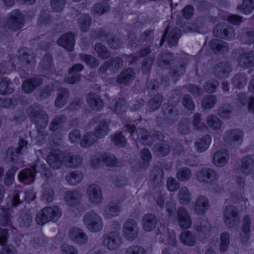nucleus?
I'll return each instance as SVG.
<instances>
[{
    "instance_id": "f257e3e1",
    "label": "nucleus",
    "mask_w": 254,
    "mask_h": 254,
    "mask_svg": "<svg viewBox=\"0 0 254 254\" xmlns=\"http://www.w3.org/2000/svg\"><path fill=\"white\" fill-rule=\"evenodd\" d=\"M41 169V174L47 178H50L53 176V174L48 169L45 164L36 163L34 166L31 169H25L21 171L18 175V178L19 181L25 184H30L32 183L35 179V174L39 168Z\"/></svg>"
},
{
    "instance_id": "f03ea898",
    "label": "nucleus",
    "mask_w": 254,
    "mask_h": 254,
    "mask_svg": "<svg viewBox=\"0 0 254 254\" xmlns=\"http://www.w3.org/2000/svg\"><path fill=\"white\" fill-rule=\"evenodd\" d=\"M27 114L32 123L37 127L43 128L47 126L49 122L48 115L39 105H34L30 107L27 110Z\"/></svg>"
},
{
    "instance_id": "7ed1b4c3",
    "label": "nucleus",
    "mask_w": 254,
    "mask_h": 254,
    "mask_svg": "<svg viewBox=\"0 0 254 254\" xmlns=\"http://www.w3.org/2000/svg\"><path fill=\"white\" fill-rule=\"evenodd\" d=\"M61 214L62 212L58 206L46 207L37 213L35 220L38 225H43L51 220L57 221Z\"/></svg>"
},
{
    "instance_id": "20e7f679",
    "label": "nucleus",
    "mask_w": 254,
    "mask_h": 254,
    "mask_svg": "<svg viewBox=\"0 0 254 254\" xmlns=\"http://www.w3.org/2000/svg\"><path fill=\"white\" fill-rule=\"evenodd\" d=\"M83 222L87 230L91 232H99L103 228L102 217L93 210L86 212L84 214Z\"/></svg>"
},
{
    "instance_id": "39448f33",
    "label": "nucleus",
    "mask_w": 254,
    "mask_h": 254,
    "mask_svg": "<svg viewBox=\"0 0 254 254\" xmlns=\"http://www.w3.org/2000/svg\"><path fill=\"white\" fill-rule=\"evenodd\" d=\"M123 130L129 132L134 139H138L144 145H150L152 143L151 136L149 132L143 128H140L135 130L133 125H127Z\"/></svg>"
},
{
    "instance_id": "423d86ee",
    "label": "nucleus",
    "mask_w": 254,
    "mask_h": 254,
    "mask_svg": "<svg viewBox=\"0 0 254 254\" xmlns=\"http://www.w3.org/2000/svg\"><path fill=\"white\" fill-rule=\"evenodd\" d=\"M244 135L243 131L240 129H230L224 132L223 139L232 147H238L243 141Z\"/></svg>"
},
{
    "instance_id": "0eeeda50",
    "label": "nucleus",
    "mask_w": 254,
    "mask_h": 254,
    "mask_svg": "<svg viewBox=\"0 0 254 254\" xmlns=\"http://www.w3.org/2000/svg\"><path fill=\"white\" fill-rule=\"evenodd\" d=\"M24 22V17L21 11L14 9L8 14L5 25L9 29L17 31L23 27Z\"/></svg>"
},
{
    "instance_id": "6e6552de",
    "label": "nucleus",
    "mask_w": 254,
    "mask_h": 254,
    "mask_svg": "<svg viewBox=\"0 0 254 254\" xmlns=\"http://www.w3.org/2000/svg\"><path fill=\"white\" fill-rule=\"evenodd\" d=\"M224 220L226 227L232 228L240 222V215L237 208L234 205H229L225 207L224 211Z\"/></svg>"
},
{
    "instance_id": "1a4fd4ad",
    "label": "nucleus",
    "mask_w": 254,
    "mask_h": 254,
    "mask_svg": "<svg viewBox=\"0 0 254 254\" xmlns=\"http://www.w3.org/2000/svg\"><path fill=\"white\" fill-rule=\"evenodd\" d=\"M139 228L133 219H127L123 225V236L127 241L134 240L138 235Z\"/></svg>"
},
{
    "instance_id": "9d476101",
    "label": "nucleus",
    "mask_w": 254,
    "mask_h": 254,
    "mask_svg": "<svg viewBox=\"0 0 254 254\" xmlns=\"http://www.w3.org/2000/svg\"><path fill=\"white\" fill-rule=\"evenodd\" d=\"M103 244L108 250L118 249L122 244V238L117 231L110 232L103 236Z\"/></svg>"
},
{
    "instance_id": "9b49d317",
    "label": "nucleus",
    "mask_w": 254,
    "mask_h": 254,
    "mask_svg": "<svg viewBox=\"0 0 254 254\" xmlns=\"http://www.w3.org/2000/svg\"><path fill=\"white\" fill-rule=\"evenodd\" d=\"M18 144L17 148L11 146L7 149L5 156L7 161L13 163L17 162L21 151L27 147V141L23 137H20Z\"/></svg>"
},
{
    "instance_id": "f8f14e48",
    "label": "nucleus",
    "mask_w": 254,
    "mask_h": 254,
    "mask_svg": "<svg viewBox=\"0 0 254 254\" xmlns=\"http://www.w3.org/2000/svg\"><path fill=\"white\" fill-rule=\"evenodd\" d=\"M88 200L90 203L98 205L103 200V195L101 188L95 184L89 186L86 189Z\"/></svg>"
},
{
    "instance_id": "ddd939ff",
    "label": "nucleus",
    "mask_w": 254,
    "mask_h": 254,
    "mask_svg": "<svg viewBox=\"0 0 254 254\" xmlns=\"http://www.w3.org/2000/svg\"><path fill=\"white\" fill-rule=\"evenodd\" d=\"M199 182L214 184L218 180L216 172L212 169L205 168L198 171L196 174Z\"/></svg>"
},
{
    "instance_id": "4468645a",
    "label": "nucleus",
    "mask_w": 254,
    "mask_h": 254,
    "mask_svg": "<svg viewBox=\"0 0 254 254\" xmlns=\"http://www.w3.org/2000/svg\"><path fill=\"white\" fill-rule=\"evenodd\" d=\"M162 111L164 118L171 123L176 122L179 119V112L174 105L164 104Z\"/></svg>"
},
{
    "instance_id": "2eb2a0df",
    "label": "nucleus",
    "mask_w": 254,
    "mask_h": 254,
    "mask_svg": "<svg viewBox=\"0 0 254 254\" xmlns=\"http://www.w3.org/2000/svg\"><path fill=\"white\" fill-rule=\"evenodd\" d=\"M69 237L74 243L83 245L88 241V236L83 230L77 228L73 227L68 232Z\"/></svg>"
},
{
    "instance_id": "dca6fc26",
    "label": "nucleus",
    "mask_w": 254,
    "mask_h": 254,
    "mask_svg": "<svg viewBox=\"0 0 254 254\" xmlns=\"http://www.w3.org/2000/svg\"><path fill=\"white\" fill-rule=\"evenodd\" d=\"M238 64L242 67L247 68L254 66V51H245L239 56Z\"/></svg>"
},
{
    "instance_id": "f3484780",
    "label": "nucleus",
    "mask_w": 254,
    "mask_h": 254,
    "mask_svg": "<svg viewBox=\"0 0 254 254\" xmlns=\"http://www.w3.org/2000/svg\"><path fill=\"white\" fill-rule=\"evenodd\" d=\"M177 218L178 224L181 228L187 229L191 225V219L188 210L184 207H180L178 210Z\"/></svg>"
},
{
    "instance_id": "a211bd4d",
    "label": "nucleus",
    "mask_w": 254,
    "mask_h": 254,
    "mask_svg": "<svg viewBox=\"0 0 254 254\" xmlns=\"http://www.w3.org/2000/svg\"><path fill=\"white\" fill-rule=\"evenodd\" d=\"M121 211L120 203L117 201L110 202L105 207L103 215L107 219L118 216Z\"/></svg>"
},
{
    "instance_id": "6ab92c4d",
    "label": "nucleus",
    "mask_w": 254,
    "mask_h": 254,
    "mask_svg": "<svg viewBox=\"0 0 254 254\" xmlns=\"http://www.w3.org/2000/svg\"><path fill=\"white\" fill-rule=\"evenodd\" d=\"M135 72L131 67L124 69L116 78V82L119 84L129 85L133 80Z\"/></svg>"
},
{
    "instance_id": "aec40b11",
    "label": "nucleus",
    "mask_w": 254,
    "mask_h": 254,
    "mask_svg": "<svg viewBox=\"0 0 254 254\" xmlns=\"http://www.w3.org/2000/svg\"><path fill=\"white\" fill-rule=\"evenodd\" d=\"M213 35L216 37L226 40H231L235 37V32L232 27L220 28L219 26H216L213 29Z\"/></svg>"
},
{
    "instance_id": "412c9836",
    "label": "nucleus",
    "mask_w": 254,
    "mask_h": 254,
    "mask_svg": "<svg viewBox=\"0 0 254 254\" xmlns=\"http://www.w3.org/2000/svg\"><path fill=\"white\" fill-rule=\"evenodd\" d=\"M157 223V217L152 213H147L142 218V227L145 231L150 232L153 230L155 228Z\"/></svg>"
},
{
    "instance_id": "4be33fe9",
    "label": "nucleus",
    "mask_w": 254,
    "mask_h": 254,
    "mask_svg": "<svg viewBox=\"0 0 254 254\" xmlns=\"http://www.w3.org/2000/svg\"><path fill=\"white\" fill-rule=\"evenodd\" d=\"M57 43L67 51H72L75 44L74 36L71 32H67L60 38Z\"/></svg>"
},
{
    "instance_id": "5701e85b",
    "label": "nucleus",
    "mask_w": 254,
    "mask_h": 254,
    "mask_svg": "<svg viewBox=\"0 0 254 254\" xmlns=\"http://www.w3.org/2000/svg\"><path fill=\"white\" fill-rule=\"evenodd\" d=\"M209 46L212 50L216 54H226L229 48L228 44L219 39H214L209 42Z\"/></svg>"
},
{
    "instance_id": "b1692460",
    "label": "nucleus",
    "mask_w": 254,
    "mask_h": 254,
    "mask_svg": "<svg viewBox=\"0 0 254 254\" xmlns=\"http://www.w3.org/2000/svg\"><path fill=\"white\" fill-rule=\"evenodd\" d=\"M86 100L87 104L92 110L99 111L103 109L104 104L102 100L96 94L94 93L88 94Z\"/></svg>"
},
{
    "instance_id": "393cba45",
    "label": "nucleus",
    "mask_w": 254,
    "mask_h": 254,
    "mask_svg": "<svg viewBox=\"0 0 254 254\" xmlns=\"http://www.w3.org/2000/svg\"><path fill=\"white\" fill-rule=\"evenodd\" d=\"M18 222L21 228H27L31 225L32 216L29 209L24 208L19 211Z\"/></svg>"
},
{
    "instance_id": "a878e982",
    "label": "nucleus",
    "mask_w": 254,
    "mask_h": 254,
    "mask_svg": "<svg viewBox=\"0 0 254 254\" xmlns=\"http://www.w3.org/2000/svg\"><path fill=\"white\" fill-rule=\"evenodd\" d=\"M231 71V66L228 63L220 62L214 67L213 72L218 78L226 77Z\"/></svg>"
},
{
    "instance_id": "bb28decb",
    "label": "nucleus",
    "mask_w": 254,
    "mask_h": 254,
    "mask_svg": "<svg viewBox=\"0 0 254 254\" xmlns=\"http://www.w3.org/2000/svg\"><path fill=\"white\" fill-rule=\"evenodd\" d=\"M173 60L172 53L167 52L161 53L157 57L158 65L162 69H167L170 66Z\"/></svg>"
},
{
    "instance_id": "cd10ccee",
    "label": "nucleus",
    "mask_w": 254,
    "mask_h": 254,
    "mask_svg": "<svg viewBox=\"0 0 254 254\" xmlns=\"http://www.w3.org/2000/svg\"><path fill=\"white\" fill-rule=\"evenodd\" d=\"M42 82V79L40 77H33L27 79L22 84V90L26 93H30L40 86Z\"/></svg>"
},
{
    "instance_id": "c85d7f7f",
    "label": "nucleus",
    "mask_w": 254,
    "mask_h": 254,
    "mask_svg": "<svg viewBox=\"0 0 254 254\" xmlns=\"http://www.w3.org/2000/svg\"><path fill=\"white\" fill-rule=\"evenodd\" d=\"M188 64L186 59H182L179 61L178 64L173 65L169 71V73L172 78H176L182 75L185 72L186 67Z\"/></svg>"
},
{
    "instance_id": "c756f323",
    "label": "nucleus",
    "mask_w": 254,
    "mask_h": 254,
    "mask_svg": "<svg viewBox=\"0 0 254 254\" xmlns=\"http://www.w3.org/2000/svg\"><path fill=\"white\" fill-rule=\"evenodd\" d=\"M82 197L81 193L78 190H72L66 192L64 200L69 206H76L79 204Z\"/></svg>"
},
{
    "instance_id": "7c9ffc66",
    "label": "nucleus",
    "mask_w": 254,
    "mask_h": 254,
    "mask_svg": "<svg viewBox=\"0 0 254 254\" xmlns=\"http://www.w3.org/2000/svg\"><path fill=\"white\" fill-rule=\"evenodd\" d=\"M62 159L63 156L59 153V151L54 150L50 152L47 161L49 165L55 169L61 166Z\"/></svg>"
},
{
    "instance_id": "2f4dec72",
    "label": "nucleus",
    "mask_w": 254,
    "mask_h": 254,
    "mask_svg": "<svg viewBox=\"0 0 254 254\" xmlns=\"http://www.w3.org/2000/svg\"><path fill=\"white\" fill-rule=\"evenodd\" d=\"M211 142V137L209 134H205L197 138L194 142L196 150L198 152H203L209 147Z\"/></svg>"
},
{
    "instance_id": "473e14b6",
    "label": "nucleus",
    "mask_w": 254,
    "mask_h": 254,
    "mask_svg": "<svg viewBox=\"0 0 254 254\" xmlns=\"http://www.w3.org/2000/svg\"><path fill=\"white\" fill-rule=\"evenodd\" d=\"M229 154L226 149L217 150L213 157V163L218 167L224 166L227 162Z\"/></svg>"
},
{
    "instance_id": "72a5a7b5",
    "label": "nucleus",
    "mask_w": 254,
    "mask_h": 254,
    "mask_svg": "<svg viewBox=\"0 0 254 254\" xmlns=\"http://www.w3.org/2000/svg\"><path fill=\"white\" fill-rule=\"evenodd\" d=\"M69 91L67 88H60L57 92V96L55 101V105L58 108L63 107L67 103Z\"/></svg>"
},
{
    "instance_id": "f704fd0d",
    "label": "nucleus",
    "mask_w": 254,
    "mask_h": 254,
    "mask_svg": "<svg viewBox=\"0 0 254 254\" xmlns=\"http://www.w3.org/2000/svg\"><path fill=\"white\" fill-rule=\"evenodd\" d=\"M240 40L246 44H252L254 43V29L246 28L241 30L239 34Z\"/></svg>"
},
{
    "instance_id": "c9c22d12",
    "label": "nucleus",
    "mask_w": 254,
    "mask_h": 254,
    "mask_svg": "<svg viewBox=\"0 0 254 254\" xmlns=\"http://www.w3.org/2000/svg\"><path fill=\"white\" fill-rule=\"evenodd\" d=\"M93 132L98 139L105 137L109 132V124L104 120L101 121Z\"/></svg>"
},
{
    "instance_id": "e433bc0d",
    "label": "nucleus",
    "mask_w": 254,
    "mask_h": 254,
    "mask_svg": "<svg viewBox=\"0 0 254 254\" xmlns=\"http://www.w3.org/2000/svg\"><path fill=\"white\" fill-rule=\"evenodd\" d=\"M82 157L79 155H74L69 153L64 156V160L67 166L76 168L80 166L82 162Z\"/></svg>"
},
{
    "instance_id": "4c0bfd02",
    "label": "nucleus",
    "mask_w": 254,
    "mask_h": 254,
    "mask_svg": "<svg viewBox=\"0 0 254 254\" xmlns=\"http://www.w3.org/2000/svg\"><path fill=\"white\" fill-rule=\"evenodd\" d=\"M17 57L23 64H28L33 60L32 51L27 48H22L18 52Z\"/></svg>"
},
{
    "instance_id": "58836bf2",
    "label": "nucleus",
    "mask_w": 254,
    "mask_h": 254,
    "mask_svg": "<svg viewBox=\"0 0 254 254\" xmlns=\"http://www.w3.org/2000/svg\"><path fill=\"white\" fill-rule=\"evenodd\" d=\"M209 207V202L206 197L200 196L196 200L194 210L196 213L201 214L205 213Z\"/></svg>"
},
{
    "instance_id": "ea45409f",
    "label": "nucleus",
    "mask_w": 254,
    "mask_h": 254,
    "mask_svg": "<svg viewBox=\"0 0 254 254\" xmlns=\"http://www.w3.org/2000/svg\"><path fill=\"white\" fill-rule=\"evenodd\" d=\"M206 127L213 130H217L221 128L222 122L219 118L214 115H209L205 119Z\"/></svg>"
},
{
    "instance_id": "a19ab883",
    "label": "nucleus",
    "mask_w": 254,
    "mask_h": 254,
    "mask_svg": "<svg viewBox=\"0 0 254 254\" xmlns=\"http://www.w3.org/2000/svg\"><path fill=\"white\" fill-rule=\"evenodd\" d=\"M66 121V118L63 115H60L56 117L50 123L49 129L54 132L62 129L64 123Z\"/></svg>"
},
{
    "instance_id": "79ce46f5",
    "label": "nucleus",
    "mask_w": 254,
    "mask_h": 254,
    "mask_svg": "<svg viewBox=\"0 0 254 254\" xmlns=\"http://www.w3.org/2000/svg\"><path fill=\"white\" fill-rule=\"evenodd\" d=\"M78 26L82 32H87L89 30L91 24V17L86 14H80L77 15Z\"/></svg>"
},
{
    "instance_id": "37998d69",
    "label": "nucleus",
    "mask_w": 254,
    "mask_h": 254,
    "mask_svg": "<svg viewBox=\"0 0 254 254\" xmlns=\"http://www.w3.org/2000/svg\"><path fill=\"white\" fill-rule=\"evenodd\" d=\"M170 150V146L165 142H161L156 144L153 148V152L156 155L161 157L168 155Z\"/></svg>"
},
{
    "instance_id": "c03bdc74",
    "label": "nucleus",
    "mask_w": 254,
    "mask_h": 254,
    "mask_svg": "<svg viewBox=\"0 0 254 254\" xmlns=\"http://www.w3.org/2000/svg\"><path fill=\"white\" fill-rule=\"evenodd\" d=\"M52 57L47 54L45 55L40 63V66L42 71L46 74L52 71Z\"/></svg>"
},
{
    "instance_id": "a18cd8bd",
    "label": "nucleus",
    "mask_w": 254,
    "mask_h": 254,
    "mask_svg": "<svg viewBox=\"0 0 254 254\" xmlns=\"http://www.w3.org/2000/svg\"><path fill=\"white\" fill-rule=\"evenodd\" d=\"M163 178V172L158 167L154 168L151 174L152 184L156 187H160Z\"/></svg>"
},
{
    "instance_id": "49530a36",
    "label": "nucleus",
    "mask_w": 254,
    "mask_h": 254,
    "mask_svg": "<svg viewBox=\"0 0 254 254\" xmlns=\"http://www.w3.org/2000/svg\"><path fill=\"white\" fill-rule=\"evenodd\" d=\"M251 220L248 216H245L244 219V224L240 233V239L243 242H246L250 236V227Z\"/></svg>"
},
{
    "instance_id": "de8ad7c7",
    "label": "nucleus",
    "mask_w": 254,
    "mask_h": 254,
    "mask_svg": "<svg viewBox=\"0 0 254 254\" xmlns=\"http://www.w3.org/2000/svg\"><path fill=\"white\" fill-rule=\"evenodd\" d=\"M231 81L235 87L241 89L247 84V75L244 73H238L232 78Z\"/></svg>"
},
{
    "instance_id": "09e8293b",
    "label": "nucleus",
    "mask_w": 254,
    "mask_h": 254,
    "mask_svg": "<svg viewBox=\"0 0 254 254\" xmlns=\"http://www.w3.org/2000/svg\"><path fill=\"white\" fill-rule=\"evenodd\" d=\"M254 166V160L250 156H247L242 158L241 170L245 174H249L252 172Z\"/></svg>"
},
{
    "instance_id": "8fccbe9b",
    "label": "nucleus",
    "mask_w": 254,
    "mask_h": 254,
    "mask_svg": "<svg viewBox=\"0 0 254 254\" xmlns=\"http://www.w3.org/2000/svg\"><path fill=\"white\" fill-rule=\"evenodd\" d=\"M195 229L199 237L203 238L209 235L210 232V224L206 221L202 220L196 225Z\"/></svg>"
},
{
    "instance_id": "3c124183",
    "label": "nucleus",
    "mask_w": 254,
    "mask_h": 254,
    "mask_svg": "<svg viewBox=\"0 0 254 254\" xmlns=\"http://www.w3.org/2000/svg\"><path fill=\"white\" fill-rule=\"evenodd\" d=\"M83 176L82 174L77 171L70 172L67 173L65 176L67 182L70 185H76L82 180Z\"/></svg>"
},
{
    "instance_id": "603ef678",
    "label": "nucleus",
    "mask_w": 254,
    "mask_h": 254,
    "mask_svg": "<svg viewBox=\"0 0 254 254\" xmlns=\"http://www.w3.org/2000/svg\"><path fill=\"white\" fill-rule=\"evenodd\" d=\"M181 37V30L178 28L172 29L169 33L167 40L170 47L177 45L178 40Z\"/></svg>"
},
{
    "instance_id": "864d4df0",
    "label": "nucleus",
    "mask_w": 254,
    "mask_h": 254,
    "mask_svg": "<svg viewBox=\"0 0 254 254\" xmlns=\"http://www.w3.org/2000/svg\"><path fill=\"white\" fill-rule=\"evenodd\" d=\"M180 239L184 244L192 247L196 244V240L190 231H185L181 233Z\"/></svg>"
},
{
    "instance_id": "5fc2aeb1",
    "label": "nucleus",
    "mask_w": 254,
    "mask_h": 254,
    "mask_svg": "<svg viewBox=\"0 0 254 254\" xmlns=\"http://www.w3.org/2000/svg\"><path fill=\"white\" fill-rule=\"evenodd\" d=\"M80 59L92 68H95L99 65L98 60L94 56L84 54H79Z\"/></svg>"
},
{
    "instance_id": "6e6d98bb",
    "label": "nucleus",
    "mask_w": 254,
    "mask_h": 254,
    "mask_svg": "<svg viewBox=\"0 0 254 254\" xmlns=\"http://www.w3.org/2000/svg\"><path fill=\"white\" fill-rule=\"evenodd\" d=\"M98 139L93 132H87L80 141V145L83 147H88L93 145Z\"/></svg>"
},
{
    "instance_id": "4d7b16f0",
    "label": "nucleus",
    "mask_w": 254,
    "mask_h": 254,
    "mask_svg": "<svg viewBox=\"0 0 254 254\" xmlns=\"http://www.w3.org/2000/svg\"><path fill=\"white\" fill-rule=\"evenodd\" d=\"M178 199L182 204H188L191 200V193L186 187L181 188L178 191Z\"/></svg>"
},
{
    "instance_id": "13d9d810",
    "label": "nucleus",
    "mask_w": 254,
    "mask_h": 254,
    "mask_svg": "<svg viewBox=\"0 0 254 254\" xmlns=\"http://www.w3.org/2000/svg\"><path fill=\"white\" fill-rule=\"evenodd\" d=\"M110 10V6L107 2H102L96 3L91 9L93 14L101 15Z\"/></svg>"
},
{
    "instance_id": "bf43d9fd",
    "label": "nucleus",
    "mask_w": 254,
    "mask_h": 254,
    "mask_svg": "<svg viewBox=\"0 0 254 254\" xmlns=\"http://www.w3.org/2000/svg\"><path fill=\"white\" fill-rule=\"evenodd\" d=\"M94 49L98 56L101 59L104 60L108 59L111 56L107 48L100 43H97L95 45Z\"/></svg>"
},
{
    "instance_id": "052dcab7",
    "label": "nucleus",
    "mask_w": 254,
    "mask_h": 254,
    "mask_svg": "<svg viewBox=\"0 0 254 254\" xmlns=\"http://www.w3.org/2000/svg\"><path fill=\"white\" fill-rule=\"evenodd\" d=\"M12 83L7 78H4L0 81V94H9L12 93L13 89L11 87Z\"/></svg>"
},
{
    "instance_id": "680f3d73",
    "label": "nucleus",
    "mask_w": 254,
    "mask_h": 254,
    "mask_svg": "<svg viewBox=\"0 0 254 254\" xmlns=\"http://www.w3.org/2000/svg\"><path fill=\"white\" fill-rule=\"evenodd\" d=\"M18 170V167L12 166L6 172L3 179V183L5 186H9L13 184L14 180V175Z\"/></svg>"
},
{
    "instance_id": "e2e57ef3",
    "label": "nucleus",
    "mask_w": 254,
    "mask_h": 254,
    "mask_svg": "<svg viewBox=\"0 0 254 254\" xmlns=\"http://www.w3.org/2000/svg\"><path fill=\"white\" fill-rule=\"evenodd\" d=\"M163 96L158 94L148 102L147 107L151 110L155 111L159 108L163 101Z\"/></svg>"
},
{
    "instance_id": "0e129e2a",
    "label": "nucleus",
    "mask_w": 254,
    "mask_h": 254,
    "mask_svg": "<svg viewBox=\"0 0 254 254\" xmlns=\"http://www.w3.org/2000/svg\"><path fill=\"white\" fill-rule=\"evenodd\" d=\"M220 240L219 250L221 253H224L227 251L230 244V234L226 232H223L220 236Z\"/></svg>"
},
{
    "instance_id": "69168bd1",
    "label": "nucleus",
    "mask_w": 254,
    "mask_h": 254,
    "mask_svg": "<svg viewBox=\"0 0 254 254\" xmlns=\"http://www.w3.org/2000/svg\"><path fill=\"white\" fill-rule=\"evenodd\" d=\"M55 193L53 190L45 188L42 191L41 200L45 203L51 202L54 199Z\"/></svg>"
},
{
    "instance_id": "338daca9",
    "label": "nucleus",
    "mask_w": 254,
    "mask_h": 254,
    "mask_svg": "<svg viewBox=\"0 0 254 254\" xmlns=\"http://www.w3.org/2000/svg\"><path fill=\"white\" fill-rule=\"evenodd\" d=\"M191 176V171L187 167L180 169L177 173V178L181 182L187 181L190 179Z\"/></svg>"
},
{
    "instance_id": "774afa93",
    "label": "nucleus",
    "mask_w": 254,
    "mask_h": 254,
    "mask_svg": "<svg viewBox=\"0 0 254 254\" xmlns=\"http://www.w3.org/2000/svg\"><path fill=\"white\" fill-rule=\"evenodd\" d=\"M238 8L245 14L251 12L254 8V0H243L242 4Z\"/></svg>"
}]
</instances>
